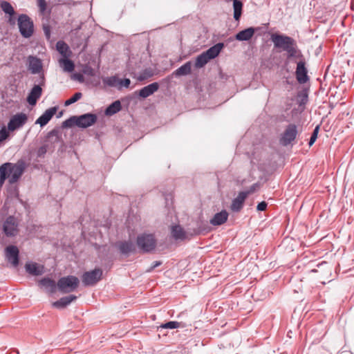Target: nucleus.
<instances>
[{
  "label": "nucleus",
  "mask_w": 354,
  "mask_h": 354,
  "mask_svg": "<svg viewBox=\"0 0 354 354\" xmlns=\"http://www.w3.org/2000/svg\"><path fill=\"white\" fill-rule=\"evenodd\" d=\"M22 163H4L0 167V185H2L7 178L10 183H15L24 172Z\"/></svg>",
  "instance_id": "1"
},
{
  "label": "nucleus",
  "mask_w": 354,
  "mask_h": 354,
  "mask_svg": "<svg viewBox=\"0 0 354 354\" xmlns=\"http://www.w3.org/2000/svg\"><path fill=\"white\" fill-rule=\"evenodd\" d=\"M80 281L77 277L69 275L62 277L57 282V288L63 293H69L76 290Z\"/></svg>",
  "instance_id": "2"
},
{
  "label": "nucleus",
  "mask_w": 354,
  "mask_h": 354,
  "mask_svg": "<svg viewBox=\"0 0 354 354\" xmlns=\"http://www.w3.org/2000/svg\"><path fill=\"white\" fill-rule=\"evenodd\" d=\"M102 270L95 268L93 270L85 272L82 276V281L84 286H92L101 280Z\"/></svg>",
  "instance_id": "3"
},
{
  "label": "nucleus",
  "mask_w": 354,
  "mask_h": 354,
  "mask_svg": "<svg viewBox=\"0 0 354 354\" xmlns=\"http://www.w3.org/2000/svg\"><path fill=\"white\" fill-rule=\"evenodd\" d=\"M28 119L27 114L24 113H18L13 115L8 123V130L14 131L21 128L27 122Z\"/></svg>",
  "instance_id": "4"
},
{
  "label": "nucleus",
  "mask_w": 354,
  "mask_h": 354,
  "mask_svg": "<svg viewBox=\"0 0 354 354\" xmlns=\"http://www.w3.org/2000/svg\"><path fill=\"white\" fill-rule=\"evenodd\" d=\"M18 25L21 34L25 37H29L33 32V24L26 15H21L18 19Z\"/></svg>",
  "instance_id": "5"
},
{
  "label": "nucleus",
  "mask_w": 354,
  "mask_h": 354,
  "mask_svg": "<svg viewBox=\"0 0 354 354\" xmlns=\"http://www.w3.org/2000/svg\"><path fill=\"white\" fill-rule=\"evenodd\" d=\"M19 223L14 216H9L4 221L3 230L8 236H15L19 233Z\"/></svg>",
  "instance_id": "6"
},
{
  "label": "nucleus",
  "mask_w": 354,
  "mask_h": 354,
  "mask_svg": "<svg viewBox=\"0 0 354 354\" xmlns=\"http://www.w3.org/2000/svg\"><path fill=\"white\" fill-rule=\"evenodd\" d=\"M137 243L142 250L149 252L154 249L156 240L152 234H142L138 237Z\"/></svg>",
  "instance_id": "7"
},
{
  "label": "nucleus",
  "mask_w": 354,
  "mask_h": 354,
  "mask_svg": "<svg viewBox=\"0 0 354 354\" xmlns=\"http://www.w3.org/2000/svg\"><path fill=\"white\" fill-rule=\"evenodd\" d=\"M271 39L275 47L281 48L285 51L295 42V40L290 37L279 35H272Z\"/></svg>",
  "instance_id": "8"
},
{
  "label": "nucleus",
  "mask_w": 354,
  "mask_h": 354,
  "mask_svg": "<svg viewBox=\"0 0 354 354\" xmlns=\"http://www.w3.org/2000/svg\"><path fill=\"white\" fill-rule=\"evenodd\" d=\"M257 187V185H254L250 187V191L240 192L238 196L232 201L231 209L235 212L239 211L242 208L243 202L247 196L254 192Z\"/></svg>",
  "instance_id": "9"
},
{
  "label": "nucleus",
  "mask_w": 354,
  "mask_h": 354,
  "mask_svg": "<svg viewBox=\"0 0 354 354\" xmlns=\"http://www.w3.org/2000/svg\"><path fill=\"white\" fill-rule=\"evenodd\" d=\"M297 134V130L296 125L289 124L281 137V143L283 145H288L296 138Z\"/></svg>",
  "instance_id": "10"
},
{
  "label": "nucleus",
  "mask_w": 354,
  "mask_h": 354,
  "mask_svg": "<svg viewBox=\"0 0 354 354\" xmlns=\"http://www.w3.org/2000/svg\"><path fill=\"white\" fill-rule=\"evenodd\" d=\"M97 117L95 114L86 113L80 116H76V126L81 128H86L95 123Z\"/></svg>",
  "instance_id": "11"
},
{
  "label": "nucleus",
  "mask_w": 354,
  "mask_h": 354,
  "mask_svg": "<svg viewBox=\"0 0 354 354\" xmlns=\"http://www.w3.org/2000/svg\"><path fill=\"white\" fill-rule=\"evenodd\" d=\"M6 257L7 260L16 267L19 263V250L15 245L8 246L6 249Z\"/></svg>",
  "instance_id": "12"
},
{
  "label": "nucleus",
  "mask_w": 354,
  "mask_h": 354,
  "mask_svg": "<svg viewBox=\"0 0 354 354\" xmlns=\"http://www.w3.org/2000/svg\"><path fill=\"white\" fill-rule=\"evenodd\" d=\"M57 108L52 107L47 109L37 120L36 124H40L41 127L46 125L53 116L56 113Z\"/></svg>",
  "instance_id": "13"
},
{
  "label": "nucleus",
  "mask_w": 354,
  "mask_h": 354,
  "mask_svg": "<svg viewBox=\"0 0 354 354\" xmlns=\"http://www.w3.org/2000/svg\"><path fill=\"white\" fill-rule=\"evenodd\" d=\"M296 76L297 81L304 84L308 80L307 71L305 68V64L303 62H299L297 64V69H296Z\"/></svg>",
  "instance_id": "14"
},
{
  "label": "nucleus",
  "mask_w": 354,
  "mask_h": 354,
  "mask_svg": "<svg viewBox=\"0 0 354 354\" xmlns=\"http://www.w3.org/2000/svg\"><path fill=\"white\" fill-rule=\"evenodd\" d=\"M159 84L157 82L149 84L139 91V95L143 98L147 97L158 90Z\"/></svg>",
  "instance_id": "15"
},
{
  "label": "nucleus",
  "mask_w": 354,
  "mask_h": 354,
  "mask_svg": "<svg viewBox=\"0 0 354 354\" xmlns=\"http://www.w3.org/2000/svg\"><path fill=\"white\" fill-rule=\"evenodd\" d=\"M255 28L250 27L238 32L235 38L238 41H249L254 35Z\"/></svg>",
  "instance_id": "16"
},
{
  "label": "nucleus",
  "mask_w": 354,
  "mask_h": 354,
  "mask_svg": "<svg viewBox=\"0 0 354 354\" xmlns=\"http://www.w3.org/2000/svg\"><path fill=\"white\" fill-rule=\"evenodd\" d=\"M77 297L75 295H69L66 297H62L59 300L55 301L52 304V306L56 308H64L68 305H69L71 302L76 300Z\"/></svg>",
  "instance_id": "17"
},
{
  "label": "nucleus",
  "mask_w": 354,
  "mask_h": 354,
  "mask_svg": "<svg viewBox=\"0 0 354 354\" xmlns=\"http://www.w3.org/2000/svg\"><path fill=\"white\" fill-rule=\"evenodd\" d=\"M41 95V88L36 85L35 86L29 95L28 96L27 101L30 105H35L37 101V100L40 97Z\"/></svg>",
  "instance_id": "18"
},
{
  "label": "nucleus",
  "mask_w": 354,
  "mask_h": 354,
  "mask_svg": "<svg viewBox=\"0 0 354 354\" xmlns=\"http://www.w3.org/2000/svg\"><path fill=\"white\" fill-rule=\"evenodd\" d=\"M42 65L40 59L34 57H28V68L32 73L35 74L40 72L41 70Z\"/></svg>",
  "instance_id": "19"
},
{
  "label": "nucleus",
  "mask_w": 354,
  "mask_h": 354,
  "mask_svg": "<svg viewBox=\"0 0 354 354\" xmlns=\"http://www.w3.org/2000/svg\"><path fill=\"white\" fill-rule=\"evenodd\" d=\"M40 285L45 289L46 292L50 293L55 292L57 283L55 281L49 278H44L39 281Z\"/></svg>",
  "instance_id": "20"
},
{
  "label": "nucleus",
  "mask_w": 354,
  "mask_h": 354,
  "mask_svg": "<svg viewBox=\"0 0 354 354\" xmlns=\"http://www.w3.org/2000/svg\"><path fill=\"white\" fill-rule=\"evenodd\" d=\"M26 270L32 275H40L44 273V266L36 263H26Z\"/></svg>",
  "instance_id": "21"
},
{
  "label": "nucleus",
  "mask_w": 354,
  "mask_h": 354,
  "mask_svg": "<svg viewBox=\"0 0 354 354\" xmlns=\"http://www.w3.org/2000/svg\"><path fill=\"white\" fill-rule=\"evenodd\" d=\"M228 214L226 211H221L217 213L210 220V223L213 225H220L223 224L227 219Z\"/></svg>",
  "instance_id": "22"
},
{
  "label": "nucleus",
  "mask_w": 354,
  "mask_h": 354,
  "mask_svg": "<svg viewBox=\"0 0 354 354\" xmlns=\"http://www.w3.org/2000/svg\"><path fill=\"white\" fill-rule=\"evenodd\" d=\"M223 44L218 43L213 46L212 47L209 48L207 50H206L204 53L206 54L207 57H208V59L210 60L218 55V54L223 49Z\"/></svg>",
  "instance_id": "23"
},
{
  "label": "nucleus",
  "mask_w": 354,
  "mask_h": 354,
  "mask_svg": "<svg viewBox=\"0 0 354 354\" xmlns=\"http://www.w3.org/2000/svg\"><path fill=\"white\" fill-rule=\"evenodd\" d=\"M227 2L233 1L234 18L236 21H239L243 9V3L240 0H225Z\"/></svg>",
  "instance_id": "24"
},
{
  "label": "nucleus",
  "mask_w": 354,
  "mask_h": 354,
  "mask_svg": "<svg viewBox=\"0 0 354 354\" xmlns=\"http://www.w3.org/2000/svg\"><path fill=\"white\" fill-rule=\"evenodd\" d=\"M56 48L58 52L63 56V58H68L71 57V51L70 50L68 45L64 41H58L56 44Z\"/></svg>",
  "instance_id": "25"
},
{
  "label": "nucleus",
  "mask_w": 354,
  "mask_h": 354,
  "mask_svg": "<svg viewBox=\"0 0 354 354\" xmlns=\"http://www.w3.org/2000/svg\"><path fill=\"white\" fill-rule=\"evenodd\" d=\"M59 64L64 71L71 73L75 68L74 63L68 58H62L59 59Z\"/></svg>",
  "instance_id": "26"
},
{
  "label": "nucleus",
  "mask_w": 354,
  "mask_h": 354,
  "mask_svg": "<svg viewBox=\"0 0 354 354\" xmlns=\"http://www.w3.org/2000/svg\"><path fill=\"white\" fill-rule=\"evenodd\" d=\"M192 64L190 62L185 63L184 65L175 71L174 75L176 76L186 75L191 73Z\"/></svg>",
  "instance_id": "27"
},
{
  "label": "nucleus",
  "mask_w": 354,
  "mask_h": 354,
  "mask_svg": "<svg viewBox=\"0 0 354 354\" xmlns=\"http://www.w3.org/2000/svg\"><path fill=\"white\" fill-rule=\"evenodd\" d=\"M120 109L121 104L120 101H115L106 108L105 113L107 115H112L118 112Z\"/></svg>",
  "instance_id": "28"
},
{
  "label": "nucleus",
  "mask_w": 354,
  "mask_h": 354,
  "mask_svg": "<svg viewBox=\"0 0 354 354\" xmlns=\"http://www.w3.org/2000/svg\"><path fill=\"white\" fill-rule=\"evenodd\" d=\"M172 236L176 239H182L185 237V233L179 225H174L171 227Z\"/></svg>",
  "instance_id": "29"
},
{
  "label": "nucleus",
  "mask_w": 354,
  "mask_h": 354,
  "mask_svg": "<svg viewBox=\"0 0 354 354\" xmlns=\"http://www.w3.org/2000/svg\"><path fill=\"white\" fill-rule=\"evenodd\" d=\"M286 52L289 57L299 58L301 56V52L297 49L295 42L290 46Z\"/></svg>",
  "instance_id": "30"
},
{
  "label": "nucleus",
  "mask_w": 354,
  "mask_h": 354,
  "mask_svg": "<svg viewBox=\"0 0 354 354\" xmlns=\"http://www.w3.org/2000/svg\"><path fill=\"white\" fill-rule=\"evenodd\" d=\"M209 61V59L208 57H207L206 54L203 53L196 57L195 66L196 68H201L205 66Z\"/></svg>",
  "instance_id": "31"
},
{
  "label": "nucleus",
  "mask_w": 354,
  "mask_h": 354,
  "mask_svg": "<svg viewBox=\"0 0 354 354\" xmlns=\"http://www.w3.org/2000/svg\"><path fill=\"white\" fill-rule=\"evenodd\" d=\"M1 8L3 11L8 14L10 17L15 15V10L12 5L8 1H3L1 3Z\"/></svg>",
  "instance_id": "32"
},
{
  "label": "nucleus",
  "mask_w": 354,
  "mask_h": 354,
  "mask_svg": "<svg viewBox=\"0 0 354 354\" xmlns=\"http://www.w3.org/2000/svg\"><path fill=\"white\" fill-rule=\"evenodd\" d=\"M120 79L116 77H111L104 80V82L111 86L119 88Z\"/></svg>",
  "instance_id": "33"
},
{
  "label": "nucleus",
  "mask_w": 354,
  "mask_h": 354,
  "mask_svg": "<svg viewBox=\"0 0 354 354\" xmlns=\"http://www.w3.org/2000/svg\"><path fill=\"white\" fill-rule=\"evenodd\" d=\"M133 250V245L131 243L124 242L120 244V250L124 254H127Z\"/></svg>",
  "instance_id": "34"
},
{
  "label": "nucleus",
  "mask_w": 354,
  "mask_h": 354,
  "mask_svg": "<svg viewBox=\"0 0 354 354\" xmlns=\"http://www.w3.org/2000/svg\"><path fill=\"white\" fill-rule=\"evenodd\" d=\"M82 95L81 93L78 92V93H75L70 99L67 100L64 102V105L69 106V105L76 102L82 97Z\"/></svg>",
  "instance_id": "35"
},
{
  "label": "nucleus",
  "mask_w": 354,
  "mask_h": 354,
  "mask_svg": "<svg viewBox=\"0 0 354 354\" xmlns=\"http://www.w3.org/2000/svg\"><path fill=\"white\" fill-rule=\"evenodd\" d=\"M180 326V323L178 322L171 321L160 325V328H168V329H174L177 328Z\"/></svg>",
  "instance_id": "36"
},
{
  "label": "nucleus",
  "mask_w": 354,
  "mask_h": 354,
  "mask_svg": "<svg viewBox=\"0 0 354 354\" xmlns=\"http://www.w3.org/2000/svg\"><path fill=\"white\" fill-rule=\"evenodd\" d=\"M73 125H76V116L71 117L69 119L65 120L62 124L63 127L66 128L71 127Z\"/></svg>",
  "instance_id": "37"
},
{
  "label": "nucleus",
  "mask_w": 354,
  "mask_h": 354,
  "mask_svg": "<svg viewBox=\"0 0 354 354\" xmlns=\"http://www.w3.org/2000/svg\"><path fill=\"white\" fill-rule=\"evenodd\" d=\"M37 6L41 15H44L47 8V3L45 0H37Z\"/></svg>",
  "instance_id": "38"
},
{
  "label": "nucleus",
  "mask_w": 354,
  "mask_h": 354,
  "mask_svg": "<svg viewBox=\"0 0 354 354\" xmlns=\"http://www.w3.org/2000/svg\"><path fill=\"white\" fill-rule=\"evenodd\" d=\"M9 131L5 127L0 130V142L6 140L9 137Z\"/></svg>",
  "instance_id": "39"
},
{
  "label": "nucleus",
  "mask_w": 354,
  "mask_h": 354,
  "mask_svg": "<svg viewBox=\"0 0 354 354\" xmlns=\"http://www.w3.org/2000/svg\"><path fill=\"white\" fill-rule=\"evenodd\" d=\"M131 83V81L129 79H124V80H120L119 82V88L122 87H129V84Z\"/></svg>",
  "instance_id": "40"
},
{
  "label": "nucleus",
  "mask_w": 354,
  "mask_h": 354,
  "mask_svg": "<svg viewBox=\"0 0 354 354\" xmlns=\"http://www.w3.org/2000/svg\"><path fill=\"white\" fill-rule=\"evenodd\" d=\"M267 203L264 201L260 203L257 205V210L259 211H264L266 209Z\"/></svg>",
  "instance_id": "41"
},
{
  "label": "nucleus",
  "mask_w": 354,
  "mask_h": 354,
  "mask_svg": "<svg viewBox=\"0 0 354 354\" xmlns=\"http://www.w3.org/2000/svg\"><path fill=\"white\" fill-rule=\"evenodd\" d=\"M72 78L80 82L83 81V76L81 74H73Z\"/></svg>",
  "instance_id": "42"
},
{
  "label": "nucleus",
  "mask_w": 354,
  "mask_h": 354,
  "mask_svg": "<svg viewBox=\"0 0 354 354\" xmlns=\"http://www.w3.org/2000/svg\"><path fill=\"white\" fill-rule=\"evenodd\" d=\"M160 265H161V262L160 261H155L153 263V265L151 266V267L148 270V271L152 270L153 269H154L155 268L159 266Z\"/></svg>",
  "instance_id": "43"
},
{
  "label": "nucleus",
  "mask_w": 354,
  "mask_h": 354,
  "mask_svg": "<svg viewBox=\"0 0 354 354\" xmlns=\"http://www.w3.org/2000/svg\"><path fill=\"white\" fill-rule=\"evenodd\" d=\"M316 135H313L310 137V141H309V145L311 146L316 140L317 139Z\"/></svg>",
  "instance_id": "44"
},
{
  "label": "nucleus",
  "mask_w": 354,
  "mask_h": 354,
  "mask_svg": "<svg viewBox=\"0 0 354 354\" xmlns=\"http://www.w3.org/2000/svg\"><path fill=\"white\" fill-rule=\"evenodd\" d=\"M318 129H319V127H317L315 129V130H314V131H313V135H316V136L317 137V132H318Z\"/></svg>",
  "instance_id": "45"
}]
</instances>
